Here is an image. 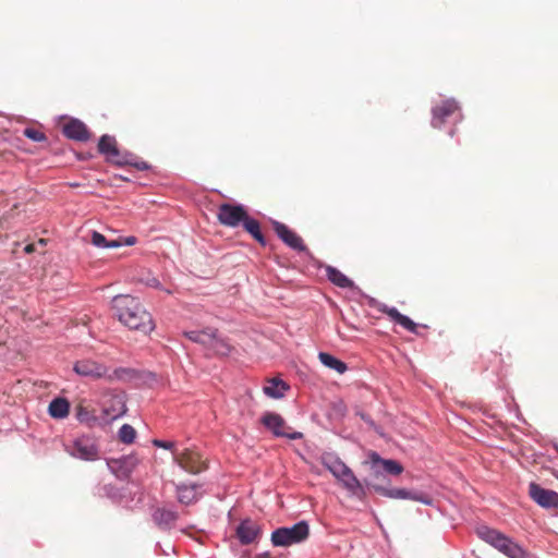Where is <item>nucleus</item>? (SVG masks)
<instances>
[{
	"mask_svg": "<svg viewBox=\"0 0 558 558\" xmlns=\"http://www.w3.org/2000/svg\"><path fill=\"white\" fill-rule=\"evenodd\" d=\"M23 134L34 141V142H45L47 140L46 135L39 131V130H36V129H33V128H26L24 131H23Z\"/></svg>",
	"mask_w": 558,
	"mask_h": 558,
	"instance_id": "72a5a7b5",
	"label": "nucleus"
},
{
	"mask_svg": "<svg viewBox=\"0 0 558 558\" xmlns=\"http://www.w3.org/2000/svg\"><path fill=\"white\" fill-rule=\"evenodd\" d=\"M92 243L96 247L101 248H117L122 246V243L119 240L108 241L104 234L97 231H93L92 233Z\"/></svg>",
	"mask_w": 558,
	"mask_h": 558,
	"instance_id": "7c9ffc66",
	"label": "nucleus"
},
{
	"mask_svg": "<svg viewBox=\"0 0 558 558\" xmlns=\"http://www.w3.org/2000/svg\"><path fill=\"white\" fill-rule=\"evenodd\" d=\"M530 497L543 508H558V493L541 487L536 483L529 486Z\"/></svg>",
	"mask_w": 558,
	"mask_h": 558,
	"instance_id": "9b49d317",
	"label": "nucleus"
},
{
	"mask_svg": "<svg viewBox=\"0 0 558 558\" xmlns=\"http://www.w3.org/2000/svg\"><path fill=\"white\" fill-rule=\"evenodd\" d=\"M154 521L160 526H169L178 519V513L171 509L160 508L153 514Z\"/></svg>",
	"mask_w": 558,
	"mask_h": 558,
	"instance_id": "c85d7f7f",
	"label": "nucleus"
},
{
	"mask_svg": "<svg viewBox=\"0 0 558 558\" xmlns=\"http://www.w3.org/2000/svg\"><path fill=\"white\" fill-rule=\"evenodd\" d=\"M263 425L269 429L276 437H286L292 440L301 439L303 434L300 432H284L286 422L281 415L274 412H266L262 416Z\"/></svg>",
	"mask_w": 558,
	"mask_h": 558,
	"instance_id": "0eeeda50",
	"label": "nucleus"
},
{
	"mask_svg": "<svg viewBox=\"0 0 558 558\" xmlns=\"http://www.w3.org/2000/svg\"><path fill=\"white\" fill-rule=\"evenodd\" d=\"M119 439L126 445L132 444L136 437V430L130 424H123L119 429Z\"/></svg>",
	"mask_w": 558,
	"mask_h": 558,
	"instance_id": "473e14b6",
	"label": "nucleus"
},
{
	"mask_svg": "<svg viewBox=\"0 0 558 558\" xmlns=\"http://www.w3.org/2000/svg\"><path fill=\"white\" fill-rule=\"evenodd\" d=\"M246 216L247 213L243 205L223 203L218 207V221L229 228H236L242 225Z\"/></svg>",
	"mask_w": 558,
	"mask_h": 558,
	"instance_id": "39448f33",
	"label": "nucleus"
},
{
	"mask_svg": "<svg viewBox=\"0 0 558 558\" xmlns=\"http://www.w3.org/2000/svg\"><path fill=\"white\" fill-rule=\"evenodd\" d=\"M259 533V525L251 519L242 520L236 527V537L242 545L255 542Z\"/></svg>",
	"mask_w": 558,
	"mask_h": 558,
	"instance_id": "2eb2a0df",
	"label": "nucleus"
},
{
	"mask_svg": "<svg viewBox=\"0 0 558 558\" xmlns=\"http://www.w3.org/2000/svg\"><path fill=\"white\" fill-rule=\"evenodd\" d=\"M66 451L70 456L85 461H95L99 456L95 439L85 435L74 439L72 445L66 447Z\"/></svg>",
	"mask_w": 558,
	"mask_h": 558,
	"instance_id": "20e7f679",
	"label": "nucleus"
},
{
	"mask_svg": "<svg viewBox=\"0 0 558 558\" xmlns=\"http://www.w3.org/2000/svg\"><path fill=\"white\" fill-rule=\"evenodd\" d=\"M201 486L196 484H179L177 485V495L179 502L183 505H191L199 499L202 493Z\"/></svg>",
	"mask_w": 558,
	"mask_h": 558,
	"instance_id": "6ab92c4d",
	"label": "nucleus"
},
{
	"mask_svg": "<svg viewBox=\"0 0 558 558\" xmlns=\"http://www.w3.org/2000/svg\"><path fill=\"white\" fill-rule=\"evenodd\" d=\"M75 417L80 423L86 424L88 426H94L98 418L85 407H77Z\"/></svg>",
	"mask_w": 558,
	"mask_h": 558,
	"instance_id": "2f4dec72",
	"label": "nucleus"
},
{
	"mask_svg": "<svg viewBox=\"0 0 558 558\" xmlns=\"http://www.w3.org/2000/svg\"><path fill=\"white\" fill-rule=\"evenodd\" d=\"M214 330H215L214 328H206L203 330H190V331H184L183 335L192 342L199 343L207 349L209 345V342L213 341Z\"/></svg>",
	"mask_w": 558,
	"mask_h": 558,
	"instance_id": "393cba45",
	"label": "nucleus"
},
{
	"mask_svg": "<svg viewBox=\"0 0 558 558\" xmlns=\"http://www.w3.org/2000/svg\"><path fill=\"white\" fill-rule=\"evenodd\" d=\"M153 445L155 447H158V448H162V449H167V450H172V452L174 451V442L172 441H167V440H160V439H154L153 440Z\"/></svg>",
	"mask_w": 558,
	"mask_h": 558,
	"instance_id": "c9c22d12",
	"label": "nucleus"
},
{
	"mask_svg": "<svg viewBox=\"0 0 558 558\" xmlns=\"http://www.w3.org/2000/svg\"><path fill=\"white\" fill-rule=\"evenodd\" d=\"M242 226L257 242H259L263 245L266 243L265 238L260 231L259 222L256 219L247 215L244 221L242 222Z\"/></svg>",
	"mask_w": 558,
	"mask_h": 558,
	"instance_id": "c756f323",
	"label": "nucleus"
},
{
	"mask_svg": "<svg viewBox=\"0 0 558 558\" xmlns=\"http://www.w3.org/2000/svg\"><path fill=\"white\" fill-rule=\"evenodd\" d=\"M432 113V125L434 128H440L446 119L452 114H456L459 120L462 119L460 107L454 99H447L440 106H435Z\"/></svg>",
	"mask_w": 558,
	"mask_h": 558,
	"instance_id": "9d476101",
	"label": "nucleus"
},
{
	"mask_svg": "<svg viewBox=\"0 0 558 558\" xmlns=\"http://www.w3.org/2000/svg\"><path fill=\"white\" fill-rule=\"evenodd\" d=\"M369 458L374 469L378 470L381 468L384 472L392 475H399L403 471V468L399 462L381 459L376 452H372Z\"/></svg>",
	"mask_w": 558,
	"mask_h": 558,
	"instance_id": "aec40b11",
	"label": "nucleus"
},
{
	"mask_svg": "<svg viewBox=\"0 0 558 558\" xmlns=\"http://www.w3.org/2000/svg\"><path fill=\"white\" fill-rule=\"evenodd\" d=\"M131 373H132L131 368L119 367V368H116L112 373L108 372V375L106 378H108L109 380H113V379L121 380V379H124L126 376H129Z\"/></svg>",
	"mask_w": 558,
	"mask_h": 558,
	"instance_id": "f704fd0d",
	"label": "nucleus"
},
{
	"mask_svg": "<svg viewBox=\"0 0 558 558\" xmlns=\"http://www.w3.org/2000/svg\"><path fill=\"white\" fill-rule=\"evenodd\" d=\"M120 242L122 243V245L132 246L137 242V239L135 236L131 235V236L124 238L123 241H120Z\"/></svg>",
	"mask_w": 558,
	"mask_h": 558,
	"instance_id": "e433bc0d",
	"label": "nucleus"
},
{
	"mask_svg": "<svg viewBox=\"0 0 558 558\" xmlns=\"http://www.w3.org/2000/svg\"><path fill=\"white\" fill-rule=\"evenodd\" d=\"M98 150L111 162H116L118 165L131 163V160L129 159L130 156L122 155L119 151L113 136L107 134L102 135L98 143Z\"/></svg>",
	"mask_w": 558,
	"mask_h": 558,
	"instance_id": "1a4fd4ad",
	"label": "nucleus"
},
{
	"mask_svg": "<svg viewBox=\"0 0 558 558\" xmlns=\"http://www.w3.org/2000/svg\"><path fill=\"white\" fill-rule=\"evenodd\" d=\"M255 558H271V557H270L269 553H263Z\"/></svg>",
	"mask_w": 558,
	"mask_h": 558,
	"instance_id": "ea45409f",
	"label": "nucleus"
},
{
	"mask_svg": "<svg viewBox=\"0 0 558 558\" xmlns=\"http://www.w3.org/2000/svg\"><path fill=\"white\" fill-rule=\"evenodd\" d=\"M310 535L308 523L304 520L292 526L278 527L271 533V544L276 547H288L307 539Z\"/></svg>",
	"mask_w": 558,
	"mask_h": 558,
	"instance_id": "7ed1b4c3",
	"label": "nucleus"
},
{
	"mask_svg": "<svg viewBox=\"0 0 558 558\" xmlns=\"http://www.w3.org/2000/svg\"><path fill=\"white\" fill-rule=\"evenodd\" d=\"M477 536L509 558H526L525 550L504 533L486 525L478 526Z\"/></svg>",
	"mask_w": 558,
	"mask_h": 558,
	"instance_id": "f03ea898",
	"label": "nucleus"
},
{
	"mask_svg": "<svg viewBox=\"0 0 558 558\" xmlns=\"http://www.w3.org/2000/svg\"><path fill=\"white\" fill-rule=\"evenodd\" d=\"M274 229L282 242H284L289 247L303 252L306 250L303 240L294 231L290 230L286 225L274 221Z\"/></svg>",
	"mask_w": 558,
	"mask_h": 558,
	"instance_id": "ddd939ff",
	"label": "nucleus"
},
{
	"mask_svg": "<svg viewBox=\"0 0 558 558\" xmlns=\"http://www.w3.org/2000/svg\"><path fill=\"white\" fill-rule=\"evenodd\" d=\"M207 350L217 355H228L231 351V345L226 341V339L220 338L217 333V330H214L213 341L209 342Z\"/></svg>",
	"mask_w": 558,
	"mask_h": 558,
	"instance_id": "bb28decb",
	"label": "nucleus"
},
{
	"mask_svg": "<svg viewBox=\"0 0 558 558\" xmlns=\"http://www.w3.org/2000/svg\"><path fill=\"white\" fill-rule=\"evenodd\" d=\"M137 459L134 456H123L118 459H108L109 470L120 480H126L137 465Z\"/></svg>",
	"mask_w": 558,
	"mask_h": 558,
	"instance_id": "f8f14e48",
	"label": "nucleus"
},
{
	"mask_svg": "<svg viewBox=\"0 0 558 558\" xmlns=\"http://www.w3.org/2000/svg\"><path fill=\"white\" fill-rule=\"evenodd\" d=\"M112 303L118 319L128 328L144 335H149L155 329L151 314L137 299L131 295H117Z\"/></svg>",
	"mask_w": 558,
	"mask_h": 558,
	"instance_id": "f257e3e1",
	"label": "nucleus"
},
{
	"mask_svg": "<svg viewBox=\"0 0 558 558\" xmlns=\"http://www.w3.org/2000/svg\"><path fill=\"white\" fill-rule=\"evenodd\" d=\"M134 166H135L137 169H140V170H145V169H147V168H148L147 163H146V162H144V161H142V162H136V163H134Z\"/></svg>",
	"mask_w": 558,
	"mask_h": 558,
	"instance_id": "58836bf2",
	"label": "nucleus"
},
{
	"mask_svg": "<svg viewBox=\"0 0 558 558\" xmlns=\"http://www.w3.org/2000/svg\"><path fill=\"white\" fill-rule=\"evenodd\" d=\"M126 412L125 398L122 393L110 392L104 397L102 413L106 422L114 421Z\"/></svg>",
	"mask_w": 558,
	"mask_h": 558,
	"instance_id": "423d86ee",
	"label": "nucleus"
},
{
	"mask_svg": "<svg viewBox=\"0 0 558 558\" xmlns=\"http://www.w3.org/2000/svg\"><path fill=\"white\" fill-rule=\"evenodd\" d=\"M337 481L341 483V485L352 496L363 498L366 495L365 488L362 486L361 482L357 480L351 469H348L347 472Z\"/></svg>",
	"mask_w": 558,
	"mask_h": 558,
	"instance_id": "a211bd4d",
	"label": "nucleus"
},
{
	"mask_svg": "<svg viewBox=\"0 0 558 558\" xmlns=\"http://www.w3.org/2000/svg\"><path fill=\"white\" fill-rule=\"evenodd\" d=\"M145 283L148 286V287H151V288H159L160 287V282L157 278L155 277H151V278H148Z\"/></svg>",
	"mask_w": 558,
	"mask_h": 558,
	"instance_id": "4c0bfd02",
	"label": "nucleus"
},
{
	"mask_svg": "<svg viewBox=\"0 0 558 558\" xmlns=\"http://www.w3.org/2000/svg\"><path fill=\"white\" fill-rule=\"evenodd\" d=\"M173 461L190 473H197L201 470L197 464V457L190 449H184L181 452L173 451Z\"/></svg>",
	"mask_w": 558,
	"mask_h": 558,
	"instance_id": "f3484780",
	"label": "nucleus"
},
{
	"mask_svg": "<svg viewBox=\"0 0 558 558\" xmlns=\"http://www.w3.org/2000/svg\"><path fill=\"white\" fill-rule=\"evenodd\" d=\"M322 463L337 480L350 469L342 460L331 453L324 454Z\"/></svg>",
	"mask_w": 558,
	"mask_h": 558,
	"instance_id": "412c9836",
	"label": "nucleus"
},
{
	"mask_svg": "<svg viewBox=\"0 0 558 558\" xmlns=\"http://www.w3.org/2000/svg\"><path fill=\"white\" fill-rule=\"evenodd\" d=\"M73 371L82 377L100 379L107 377L109 368L97 361L84 359L74 364Z\"/></svg>",
	"mask_w": 558,
	"mask_h": 558,
	"instance_id": "6e6552de",
	"label": "nucleus"
},
{
	"mask_svg": "<svg viewBox=\"0 0 558 558\" xmlns=\"http://www.w3.org/2000/svg\"><path fill=\"white\" fill-rule=\"evenodd\" d=\"M70 413V402L65 398H54L48 405V414L56 420H63Z\"/></svg>",
	"mask_w": 558,
	"mask_h": 558,
	"instance_id": "5701e85b",
	"label": "nucleus"
},
{
	"mask_svg": "<svg viewBox=\"0 0 558 558\" xmlns=\"http://www.w3.org/2000/svg\"><path fill=\"white\" fill-rule=\"evenodd\" d=\"M33 251V245H26L25 252L31 253Z\"/></svg>",
	"mask_w": 558,
	"mask_h": 558,
	"instance_id": "a19ab883",
	"label": "nucleus"
},
{
	"mask_svg": "<svg viewBox=\"0 0 558 558\" xmlns=\"http://www.w3.org/2000/svg\"><path fill=\"white\" fill-rule=\"evenodd\" d=\"M289 385L279 378H271L264 386V393L272 399H280L289 390Z\"/></svg>",
	"mask_w": 558,
	"mask_h": 558,
	"instance_id": "b1692460",
	"label": "nucleus"
},
{
	"mask_svg": "<svg viewBox=\"0 0 558 558\" xmlns=\"http://www.w3.org/2000/svg\"><path fill=\"white\" fill-rule=\"evenodd\" d=\"M379 490H381L383 494L389 498L411 499V500H415V501H418V502L427 505V506L433 505V498L425 493L408 490L404 488H393V489L379 488Z\"/></svg>",
	"mask_w": 558,
	"mask_h": 558,
	"instance_id": "4468645a",
	"label": "nucleus"
},
{
	"mask_svg": "<svg viewBox=\"0 0 558 558\" xmlns=\"http://www.w3.org/2000/svg\"><path fill=\"white\" fill-rule=\"evenodd\" d=\"M380 311L387 314L395 323L411 332H416V324L408 316L401 314L396 307L383 305Z\"/></svg>",
	"mask_w": 558,
	"mask_h": 558,
	"instance_id": "4be33fe9",
	"label": "nucleus"
},
{
	"mask_svg": "<svg viewBox=\"0 0 558 558\" xmlns=\"http://www.w3.org/2000/svg\"><path fill=\"white\" fill-rule=\"evenodd\" d=\"M326 275L327 278L339 288L350 289L354 286L351 279L332 266H327Z\"/></svg>",
	"mask_w": 558,
	"mask_h": 558,
	"instance_id": "a878e982",
	"label": "nucleus"
},
{
	"mask_svg": "<svg viewBox=\"0 0 558 558\" xmlns=\"http://www.w3.org/2000/svg\"><path fill=\"white\" fill-rule=\"evenodd\" d=\"M63 134L71 140L85 142L89 138L87 126L77 119H72L63 126Z\"/></svg>",
	"mask_w": 558,
	"mask_h": 558,
	"instance_id": "dca6fc26",
	"label": "nucleus"
},
{
	"mask_svg": "<svg viewBox=\"0 0 558 558\" xmlns=\"http://www.w3.org/2000/svg\"><path fill=\"white\" fill-rule=\"evenodd\" d=\"M318 359L323 365H325L328 368L335 369L339 374H343L348 369V366L344 362L340 361L339 359L329 353L320 352L318 354Z\"/></svg>",
	"mask_w": 558,
	"mask_h": 558,
	"instance_id": "cd10ccee",
	"label": "nucleus"
}]
</instances>
